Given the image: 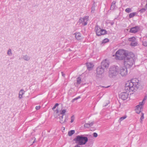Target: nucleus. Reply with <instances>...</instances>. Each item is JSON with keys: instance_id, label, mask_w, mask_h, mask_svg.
Masks as SVG:
<instances>
[{"instance_id": "nucleus-1", "label": "nucleus", "mask_w": 147, "mask_h": 147, "mask_svg": "<svg viewBox=\"0 0 147 147\" xmlns=\"http://www.w3.org/2000/svg\"><path fill=\"white\" fill-rule=\"evenodd\" d=\"M139 85L138 83H126L125 86L124 92H121L120 97L123 100L127 98L130 92H135L138 88Z\"/></svg>"}, {"instance_id": "nucleus-2", "label": "nucleus", "mask_w": 147, "mask_h": 147, "mask_svg": "<svg viewBox=\"0 0 147 147\" xmlns=\"http://www.w3.org/2000/svg\"><path fill=\"white\" fill-rule=\"evenodd\" d=\"M134 55L132 54L130 55H128L126 56L124 59V65L126 67H130L134 63Z\"/></svg>"}, {"instance_id": "nucleus-3", "label": "nucleus", "mask_w": 147, "mask_h": 147, "mask_svg": "<svg viewBox=\"0 0 147 147\" xmlns=\"http://www.w3.org/2000/svg\"><path fill=\"white\" fill-rule=\"evenodd\" d=\"M128 54L127 51L123 49H120L117 51L115 53L116 59L120 60L124 59Z\"/></svg>"}, {"instance_id": "nucleus-4", "label": "nucleus", "mask_w": 147, "mask_h": 147, "mask_svg": "<svg viewBox=\"0 0 147 147\" xmlns=\"http://www.w3.org/2000/svg\"><path fill=\"white\" fill-rule=\"evenodd\" d=\"M76 143L79 145L85 144L88 141V139L86 137L82 135L78 136L74 139Z\"/></svg>"}, {"instance_id": "nucleus-5", "label": "nucleus", "mask_w": 147, "mask_h": 147, "mask_svg": "<svg viewBox=\"0 0 147 147\" xmlns=\"http://www.w3.org/2000/svg\"><path fill=\"white\" fill-rule=\"evenodd\" d=\"M119 67L117 66L113 65L110 67L109 71V76L110 78H114L118 74Z\"/></svg>"}, {"instance_id": "nucleus-6", "label": "nucleus", "mask_w": 147, "mask_h": 147, "mask_svg": "<svg viewBox=\"0 0 147 147\" xmlns=\"http://www.w3.org/2000/svg\"><path fill=\"white\" fill-rule=\"evenodd\" d=\"M95 30L96 34L98 36H100L107 34V31L105 30L102 29L97 26L95 27Z\"/></svg>"}, {"instance_id": "nucleus-7", "label": "nucleus", "mask_w": 147, "mask_h": 147, "mask_svg": "<svg viewBox=\"0 0 147 147\" xmlns=\"http://www.w3.org/2000/svg\"><path fill=\"white\" fill-rule=\"evenodd\" d=\"M88 17L86 16L84 18H80L79 20V23L84 26L86 25L87 24V21L88 20Z\"/></svg>"}, {"instance_id": "nucleus-8", "label": "nucleus", "mask_w": 147, "mask_h": 147, "mask_svg": "<svg viewBox=\"0 0 147 147\" xmlns=\"http://www.w3.org/2000/svg\"><path fill=\"white\" fill-rule=\"evenodd\" d=\"M121 75L123 76H126L127 74V68L125 66L121 67L120 69Z\"/></svg>"}, {"instance_id": "nucleus-9", "label": "nucleus", "mask_w": 147, "mask_h": 147, "mask_svg": "<svg viewBox=\"0 0 147 147\" xmlns=\"http://www.w3.org/2000/svg\"><path fill=\"white\" fill-rule=\"evenodd\" d=\"M96 71L97 75H100L103 73L104 68H103L102 66H99L96 68Z\"/></svg>"}, {"instance_id": "nucleus-10", "label": "nucleus", "mask_w": 147, "mask_h": 147, "mask_svg": "<svg viewBox=\"0 0 147 147\" xmlns=\"http://www.w3.org/2000/svg\"><path fill=\"white\" fill-rule=\"evenodd\" d=\"M144 104L143 102H140L139 105L137 106L135 109V111L138 113H139L141 111V109L142 108V105Z\"/></svg>"}, {"instance_id": "nucleus-11", "label": "nucleus", "mask_w": 147, "mask_h": 147, "mask_svg": "<svg viewBox=\"0 0 147 147\" xmlns=\"http://www.w3.org/2000/svg\"><path fill=\"white\" fill-rule=\"evenodd\" d=\"M109 65V62L106 59L103 61L101 63V65L103 68H108Z\"/></svg>"}, {"instance_id": "nucleus-12", "label": "nucleus", "mask_w": 147, "mask_h": 147, "mask_svg": "<svg viewBox=\"0 0 147 147\" xmlns=\"http://www.w3.org/2000/svg\"><path fill=\"white\" fill-rule=\"evenodd\" d=\"M140 28L139 26H136L134 27L131 28L129 31L131 33H135L138 32Z\"/></svg>"}, {"instance_id": "nucleus-13", "label": "nucleus", "mask_w": 147, "mask_h": 147, "mask_svg": "<svg viewBox=\"0 0 147 147\" xmlns=\"http://www.w3.org/2000/svg\"><path fill=\"white\" fill-rule=\"evenodd\" d=\"M86 64L88 69L89 71L91 70L94 67L93 64L91 62L87 63Z\"/></svg>"}, {"instance_id": "nucleus-14", "label": "nucleus", "mask_w": 147, "mask_h": 147, "mask_svg": "<svg viewBox=\"0 0 147 147\" xmlns=\"http://www.w3.org/2000/svg\"><path fill=\"white\" fill-rule=\"evenodd\" d=\"M64 115H62L61 116L59 117V122L61 123H63L66 122L67 120V119L65 117L63 118Z\"/></svg>"}, {"instance_id": "nucleus-15", "label": "nucleus", "mask_w": 147, "mask_h": 147, "mask_svg": "<svg viewBox=\"0 0 147 147\" xmlns=\"http://www.w3.org/2000/svg\"><path fill=\"white\" fill-rule=\"evenodd\" d=\"M139 80L138 79L136 78H132L128 81V83H139Z\"/></svg>"}, {"instance_id": "nucleus-16", "label": "nucleus", "mask_w": 147, "mask_h": 147, "mask_svg": "<svg viewBox=\"0 0 147 147\" xmlns=\"http://www.w3.org/2000/svg\"><path fill=\"white\" fill-rule=\"evenodd\" d=\"M22 58L25 60L28 61L30 59V57L29 55H26L23 56Z\"/></svg>"}, {"instance_id": "nucleus-17", "label": "nucleus", "mask_w": 147, "mask_h": 147, "mask_svg": "<svg viewBox=\"0 0 147 147\" xmlns=\"http://www.w3.org/2000/svg\"><path fill=\"white\" fill-rule=\"evenodd\" d=\"M75 37L78 40H80L81 38V34L80 33H75Z\"/></svg>"}, {"instance_id": "nucleus-18", "label": "nucleus", "mask_w": 147, "mask_h": 147, "mask_svg": "<svg viewBox=\"0 0 147 147\" xmlns=\"http://www.w3.org/2000/svg\"><path fill=\"white\" fill-rule=\"evenodd\" d=\"M115 3L116 2L115 1H113V2L110 8L111 10H113L115 9Z\"/></svg>"}, {"instance_id": "nucleus-19", "label": "nucleus", "mask_w": 147, "mask_h": 147, "mask_svg": "<svg viewBox=\"0 0 147 147\" xmlns=\"http://www.w3.org/2000/svg\"><path fill=\"white\" fill-rule=\"evenodd\" d=\"M82 76H80L77 79V83H80L81 82H83L82 79Z\"/></svg>"}, {"instance_id": "nucleus-20", "label": "nucleus", "mask_w": 147, "mask_h": 147, "mask_svg": "<svg viewBox=\"0 0 147 147\" xmlns=\"http://www.w3.org/2000/svg\"><path fill=\"white\" fill-rule=\"evenodd\" d=\"M93 124V122H92L90 123H86L84 124V126L86 127H89L92 126Z\"/></svg>"}, {"instance_id": "nucleus-21", "label": "nucleus", "mask_w": 147, "mask_h": 147, "mask_svg": "<svg viewBox=\"0 0 147 147\" xmlns=\"http://www.w3.org/2000/svg\"><path fill=\"white\" fill-rule=\"evenodd\" d=\"M7 54V55L9 56H11L12 55V53L11 51V50L10 49H9L8 50Z\"/></svg>"}, {"instance_id": "nucleus-22", "label": "nucleus", "mask_w": 147, "mask_h": 147, "mask_svg": "<svg viewBox=\"0 0 147 147\" xmlns=\"http://www.w3.org/2000/svg\"><path fill=\"white\" fill-rule=\"evenodd\" d=\"M136 38L134 37H132L131 38H130L128 39V40L129 41H131L132 42H134L136 41Z\"/></svg>"}, {"instance_id": "nucleus-23", "label": "nucleus", "mask_w": 147, "mask_h": 147, "mask_svg": "<svg viewBox=\"0 0 147 147\" xmlns=\"http://www.w3.org/2000/svg\"><path fill=\"white\" fill-rule=\"evenodd\" d=\"M138 43L137 42H132L130 44V45L131 46L135 47L137 46Z\"/></svg>"}, {"instance_id": "nucleus-24", "label": "nucleus", "mask_w": 147, "mask_h": 147, "mask_svg": "<svg viewBox=\"0 0 147 147\" xmlns=\"http://www.w3.org/2000/svg\"><path fill=\"white\" fill-rule=\"evenodd\" d=\"M24 91L23 90H21L19 92V97L20 98H21L22 97V95L24 93Z\"/></svg>"}, {"instance_id": "nucleus-25", "label": "nucleus", "mask_w": 147, "mask_h": 147, "mask_svg": "<svg viewBox=\"0 0 147 147\" xmlns=\"http://www.w3.org/2000/svg\"><path fill=\"white\" fill-rule=\"evenodd\" d=\"M75 133V131L74 130H71L68 132V135L69 136H72Z\"/></svg>"}, {"instance_id": "nucleus-26", "label": "nucleus", "mask_w": 147, "mask_h": 147, "mask_svg": "<svg viewBox=\"0 0 147 147\" xmlns=\"http://www.w3.org/2000/svg\"><path fill=\"white\" fill-rule=\"evenodd\" d=\"M136 13L133 12L130 13L129 15V17L130 18H132L136 15Z\"/></svg>"}, {"instance_id": "nucleus-27", "label": "nucleus", "mask_w": 147, "mask_h": 147, "mask_svg": "<svg viewBox=\"0 0 147 147\" xmlns=\"http://www.w3.org/2000/svg\"><path fill=\"white\" fill-rule=\"evenodd\" d=\"M71 121L70 122L71 123H73L75 119V117L74 115L72 116L71 117Z\"/></svg>"}, {"instance_id": "nucleus-28", "label": "nucleus", "mask_w": 147, "mask_h": 147, "mask_svg": "<svg viewBox=\"0 0 147 147\" xmlns=\"http://www.w3.org/2000/svg\"><path fill=\"white\" fill-rule=\"evenodd\" d=\"M125 12L127 13H129L131 12V9L130 8H127L125 10Z\"/></svg>"}, {"instance_id": "nucleus-29", "label": "nucleus", "mask_w": 147, "mask_h": 147, "mask_svg": "<svg viewBox=\"0 0 147 147\" xmlns=\"http://www.w3.org/2000/svg\"><path fill=\"white\" fill-rule=\"evenodd\" d=\"M66 110L65 109H63L62 110H61V111L60 112V114L61 115H64V114L66 113Z\"/></svg>"}, {"instance_id": "nucleus-30", "label": "nucleus", "mask_w": 147, "mask_h": 147, "mask_svg": "<svg viewBox=\"0 0 147 147\" xmlns=\"http://www.w3.org/2000/svg\"><path fill=\"white\" fill-rule=\"evenodd\" d=\"M127 117V116L126 115H125L123 117H121L119 119V120L120 121H123L124 119H126Z\"/></svg>"}, {"instance_id": "nucleus-31", "label": "nucleus", "mask_w": 147, "mask_h": 147, "mask_svg": "<svg viewBox=\"0 0 147 147\" xmlns=\"http://www.w3.org/2000/svg\"><path fill=\"white\" fill-rule=\"evenodd\" d=\"M109 40L107 38H105L102 41V43H105L106 42H109Z\"/></svg>"}, {"instance_id": "nucleus-32", "label": "nucleus", "mask_w": 147, "mask_h": 147, "mask_svg": "<svg viewBox=\"0 0 147 147\" xmlns=\"http://www.w3.org/2000/svg\"><path fill=\"white\" fill-rule=\"evenodd\" d=\"M146 9L145 8H142L140 10V11L141 13H143L145 12Z\"/></svg>"}, {"instance_id": "nucleus-33", "label": "nucleus", "mask_w": 147, "mask_h": 147, "mask_svg": "<svg viewBox=\"0 0 147 147\" xmlns=\"http://www.w3.org/2000/svg\"><path fill=\"white\" fill-rule=\"evenodd\" d=\"M142 45H143L145 46V47H146L147 46V42L145 41H143L142 42Z\"/></svg>"}, {"instance_id": "nucleus-34", "label": "nucleus", "mask_w": 147, "mask_h": 147, "mask_svg": "<svg viewBox=\"0 0 147 147\" xmlns=\"http://www.w3.org/2000/svg\"><path fill=\"white\" fill-rule=\"evenodd\" d=\"M144 114L143 113H141V116L140 118V120L142 121V120L144 119Z\"/></svg>"}, {"instance_id": "nucleus-35", "label": "nucleus", "mask_w": 147, "mask_h": 147, "mask_svg": "<svg viewBox=\"0 0 147 147\" xmlns=\"http://www.w3.org/2000/svg\"><path fill=\"white\" fill-rule=\"evenodd\" d=\"M59 105V104L58 103H56L55 105L54 106V107L52 108L53 110H54L55 109L56 107L58 106Z\"/></svg>"}, {"instance_id": "nucleus-36", "label": "nucleus", "mask_w": 147, "mask_h": 147, "mask_svg": "<svg viewBox=\"0 0 147 147\" xmlns=\"http://www.w3.org/2000/svg\"><path fill=\"white\" fill-rule=\"evenodd\" d=\"M91 9H92V10L91 11V12L92 13H93L94 12V6L93 5L92 6V8H91Z\"/></svg>"}, {"instance_id": "nucleus-37", "label": "nucleus", "mask_w": 147, "mask_h": 147, "mask_svg": "<svg viewBox=\"0 0 147 147\" xmlns=\"http://www.w3.org/2000/svg\"><path fill=\"white\" fill-rule=\"evenodd\" d=\"M40 106H36L35 107V109L37 110H39L40 109Z\"/></svg>"}, {"instance_id": "nucleus-38", "label": "nucleus", "mask_w": 147, "mask_h": 147, "mask_svg": "<svg viewBox=\"0 0 147 147\" xmlns=\"http://www.w3.org/2000/svg\"><path fill=\"white\" fill-rule=\"evenodd\" d=\"M97 134L96 133H94L93 134V136L95 137H96L97 136Z\"/></svg>"}, {"instance_id": "nucleus-39", "label": "nucleus", "mask_w": 147, "mask_h": 147, "mask_svg": "<svg viewBox=\"0 0 147 147\" xmlns=\"http://www.w3.org/2000/svg\"><path fill=\"white\" fill-rule=\"evenodd\" d=\"M110 86V85H109V86L105 85V86H102V87H103V88H108V87H109Z\"/></svg>"}, {"instance_id": "nucleus-40", "label": "nucleus", "mask_w": 147, "mask_h": 147, "mask_svg": "<svg viewBox=\"0 0 147 147\" xmlns=\"http://www.w3.org/2000/svg\"><path fill=\"white\" fill-rule=\"evenodd\" d=\"M61 74H62V76L63 77H65V74L63 73V72H61Z\"/></svg>"}, {"instance_id": "nucleus-41", "label": "nucleus", "mask_w": 147, "mask_h": 147, "mask_svg": "<svg viewBox=\"0 0 147 147\" xmlns=\"http://www.w3.org/2000/svg\"><path fill=\"white\" fill-rule=\"evenodd\" d=\"M74 147H80V146H79V145L78 144V145H76Z\"/></svg>"}, {"instance_id": "nucleus-42", "label": "nucleus", "mask_w": 147, "mask_h": 147, "mask_svg": "<svg viewBox=\"0 0 147 147\" xmlns=\"http://www.w3.org/2000/svg\"><path fill=\"white\" fill-rule=\"evenodd\" d=\"M80 98V97H77V98H74V100H77V99H78L79 98Z\"/></svg>"}, {"instance_id": "nucleus-43", "label": "nucleus", "mask_w": 147, "mask_h": 147, "mask_svg": "<svg viewBox=\"0 0 147 147\" xmlns=\"http://www.w3.org/2000/svg\"><path fill=\"white\" fill-rule=\"evenodd\" d=\"M56 113H59V111L58 110H56Z\"/></svg>"}]
</instances>
